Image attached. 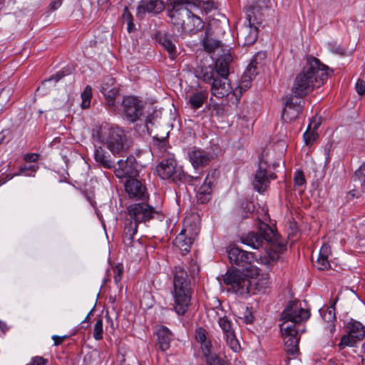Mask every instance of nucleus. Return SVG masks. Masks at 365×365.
<instances>
[{
    "mask_svg": "<svg viewBox=\"0 0 365 365\" xmlns=\"http://www.w3.org/2000/svg\"><path fill=\"white\" fill-rule=\"evenodd\" d=\"M310 317L309 309L301 307L298 302L290 301L282 313L280 330L284 338V350L290 355L299 351L300 333L305 331L302 323Z\"/></svg>",
    "mask_w": 365,
    "mask_h": 365,
    "instance_id": "nucleus-1",
    "label": "nucleus"
},
{
    "mask_svg": "<svg viewBox=\"0 0 365 365\" xmlns=\"http://www.w3.org/2000/svg\"><path fill=\"white\" fill-rule=\"evenodd\" d=\"M232 59L229 50L227 53L219 56L213 66H200L195 70L196 77L210 84L211 94L217 98L228 96L232 91L228 76Z\"/></svg>",
    "mask_w": 365,
    "mask_h": 365,
    "instance_id": "nucleus-2",
    "label": "nucleus"
},
{
    "mask_svg": "<svg viewBox=\"0 0 365 365\" xmlns=\"http://www.w3.org/2000/svg\"><path fill=\"white\" fill-rule=\"evenodd\" d=\"M257 232H251L241 237V242L254 249H259L265 244H269L271 247H265V255L259 256V260L262 264L269 265L277 261L279 255L287 250V245L280 240L275 231L267 224L259 220L257 225Z\"/></svg>",
    "mask_w": 365,
    "mask_h": 365,
    "instance_id": "nucleus-3",
    "label": "nucleus"
},
{
    "mask_svg": "<svg viewBox=\"0 0 365 365\" xmlns=\"http://www.w3.org/2000/svg\"><path fill=\"white\" fill-rule=\"evenodd\" d=\"M329 76V68L312 56H307L306 63L296 76L292 87L295 97L303 98L315 87H320Z\"/></svg>",
    "mask_w": 365,
    "mask_h": 365,
    "instance_id": "nucleus-4",
    "label": "nucleus"
},
{
    "mask_svg": "<svg viewBox=\"0 0 365 365\" xmlns=\"http://www.w3.org/2000/svg\"><path fill=\"white\" fill-rule=\"evenodd\" d=\"M91 136L95 140L104 144L115 157L127 154L131 146L130 141L122 128L107 123L94 125Z\"/></svg>",
    "mask_w": 365,
    "mask_h": 365,
    "instance_id": "nucleus-5",
    "label": "nucleus"
},
{
    "mask_svg": "<svg viewBox=\"0 0 365 365\" xmlns=\"http://www.w3.org/2000/svg\"><path fill=\"white\" fill-rule=\"evenodd\" d=\"M128 213L130 217L124 222L123 241L125 247H132L135 243L134 236L138 232V224L150 221L158 212L148 204L140 202L129 205Z\"/></svg>",
    "mask_w": 365,
    "mask_h": 365,
    "instance_id": "nucleus-6",
    "label": "nucleus"
},
{
    "mask_svg": "<svg viewBox=\"0 0 365 365\" xmlns=\"http://www.w3.org/2000/svg\"><path fill=\"white\" fill-rule=\"evenodd\" d=\"M174 309L178 315H185L190 305L192 289L185 268L180 265L173 269Z\"/></svg>",
    "mask_w": 365,
    "mask_h": 365,
    "instance_id": "nucleus-7",
    "label": "nucleus"
},
{
    "mask_svg": "<svg viewBox=\"0 0 365 365\" xmlns=\"http://www.w3.org/2000/svg\"><path fill=\"white\" fill-rule=\"evenodd\" d=\"M156 171L160 178L172 179L174 182H194L199 179V177H193L185 173L180 167L177 166L174 155L169 153L162 155L161 160L156 166Z\"/></svg>",
    "mask_w": 365,
    "mask_h": 365,
    "instance_id": "nucleus-8",
    "label": "nucleus"
},
{
    "mask_svg": "<svg viewBox=\"0 0 365 365\" xmlns=\"http://www.w3.org/2000/svg\"><path fill=\"white\" fill-rule=\"evenodd\" d=\"M229 262L232 265L242 267L250 277L258 276L259 269L252 264L257 261V256L252 252L245 251L237 247H232L227 252Z\"/></svg>",
    "mask_w": 365,
    "mask_h": 365,
    "instance_id": "nucleus-9",
    "label": "nucleus"
},
{
    "mask_svg": "<svg viewBox=\"0 0 365 365\" xmlns=\"http://www.w3.org/2000/svg\"><path fill=\"white\" fill-rule=\"evenodd\" d=\"M222 277L224 283L236 294L243 296L250 294L252 287L248 272L245 273L237 269H228Z\"/></svg>",
    "mask_w": 365,
    "mask_h": 365,
    "instance_id": "nucleus-10",
    "label": "nucleus"
},
{
    "mask_svg": "<svg viewBox=\"0 0 365 365\" xmlns=\"http://www.w3.org/2000/svg\"><path fill=\"white\" fill-rule=\"evenodd\" d=\"M267 163L263 159L260 160L252 182L254 188L260 193L267 190L269 186L270 180L277 178V175L274 173H269L267 170Z\"/></svg>",
    "mask_w": 365,
    "mask_h": 365,
    "instance_id": "nucleus-11",
    "label": "nucleus"
},
{
    "mask_svg": "<svg viewBox=\"0 0 365 365\" xmlns=\"http://www.w3.org/2000/svg\"><path fill=\"white\" fill-rule=\"evenodd\" d=\"M302 98L293 96H287L284 100V108L282 112V118L285 122H292L297 119L302 112L304 101Z\"/></svg>",
    "mask_w": 365,
    "mask_h": 365,
    "instance_id": "nucleus-12",
    "label": "nucleus"
},
{
    "mask_svg": "<svg viewBox=\"0 0 365 365\" xmlns=\"http://www.w3.org/2000/svg\"><path fill=\"white\" fill-rule=\"evenodd\" d=\"M122 108L127 119L135 122L143 114V103L136 97L125 96L122 101Z\"/></svg>",
    "mask_w": 365,
    "mask_h": 365,
    "instance_id": "nucleus-13",
    "label": "nucleus"
},
{
    "mask_svg": "<svg viewBox=\"0 0 365 365\" xmlns=\"http://www.w3.org/2000/svg\"><path fill=\"white\" fill-rule=\"evenodd\" d=\"M185 2H180L179 0L173 1L170 3L171 9L168 10V16L171 19L173 24L182 29L187 16L190 14L189 6Z\"/></svg>",
    "mask_w": 365,
    "mask_h": 365,
    "instance_id": "nucleus-14",
    "label": "nucleus"
},
{
    "mask_svg": "<svg viewBox=\"0 0 365 365\" xmlns=\"http://www.w3.org/2000/svg\"><path fill=\"white\" fill-rule=\"evenodd\" d=\"M219 176L220 171L217 169H212L207 173L203 184L199 187L197 193L199 202L205 203L209 201L212 188L217 183Z\"/></svg>",
    "mask_w": 365,
    "mask_h": 365,
    "instance_id": "nucleus-15",
    "label": "nucleus"
},
{
    "mask_svg": "<svg viewBox=\"0 0 365 365\" xmlns=\"http://www.w3.org/2000/svg\"><path fill=\"white\" fill-rule=\"evenodd\" d=\"M218 324L223 331L227 345L234 352H237L240 349V345L232 327L231 322L227 317H224L218 319Z\"/></svg>",
    "mask_w": 365,
    "mask_h": 365,
    "instance_id": "nucleus-16",
    "label": "nucleus"
},
{
    "mask_svg": "<svg viewBox=\"0 0 365 365\" xmlns=\"http://www.w3.org/2000/svg\"><path fill=\"white\" fill-rule=\"evenodd\" d=\"M125 190L130 198L144 200L148 197L145 186L135 178H129L125 183Z\"/></svg>",
    "mask_w": 365,
    "mask_h": 365,
    "instance_id": "nucleus-17",
    "label": "nucleus"
},
{
    "mask_svg": "<svg viewBox=\"0 0 365 365\" xmlns=\"http://www.w3.org/2000/svg\"><path fill=\"white\" fill-rule=\"evenodd\" d=\"M248 24L242 26L237 34L239 43L243 46L252 45L258 36V29L254 24H252L250 16H248Z\"/></svg>",
    "mask_w": 365,
    "mask_h": 365,
    "instance_id": "nucleus-18",
    "label": "nucleus"
},
{
    "mask_svg": "<svg viewBox=\"0 0 365 365\" xmlns=\"http://www.w3.org/2000/svg\"><path fill=\"white\" fill-rule=\"evenodd\" d=\"M135 161V158L132 156L128 157L125 160H118V168H113L115 176L118 178H132L135 176L137 173Z\"/></svg>",
    "mask_w": 365,
    "mask_h": 365,
    "instance_id": "nucleus-19",
    "label": "nucleus"
},
{
    "mask_svg": "<svg viewBox=\"0 0 365 365\" xmlns=\"http://www.w3.org/2000/svg\"><path fill=\"white\" fill-rule=\"evenodd\" d=\"M101 91L103 94L108 106L113 108L115 97L118 94V88L115 85V78L109 76L104 78Z\"/></svg>",
    "mask_w": 365,
    "mask_h": 365,
    "instance_id": "nucleus-20",
    "label": "nucleus"
},
{
    "mask_svg": "<svg viewBox=\"0 0 365 365\" xmlns=\"http://www.w3.org/2000/svg\"><path fill=\"white\" fill-rule=\"evenodd\" d=\"M202 46L204 50L207 53H214L216 51L221 50L224 52L222 53L224 54L227 53L229 50L230 51V48H228L227 50L224 48L222 43L212 36L210 27L206 29L205 36L202 40Z\"/></svg>",
    "mask_w": 365,
    "mask_h": 365,
    "instance_id": "nucleus-21",
    "label": "nucleus"
},
{
    "mask_svg": "<svg viewBox=\"0 0 365 365\" xmlns=\"http://www.w3.org/2000/svg\"><path fill=\"white\" fill-rule=\"evenodd\" d=\"M94 159L98 164L104 168H115V160L111 158L110 154L102 146L96 148Z\"/></svg>",
    "mask_w": 365,
    "mask_h": 365,
    "instance_id": "nucleus-22",
    "label": "nucleus"
},
{
    "mask_svg": "<svg viewBox=\"0 0 365 365\" xmlns=\"http://www.w3.org/2000/svg\"><path fill=\"white\" fill-rule=\"evenodd\" d=\"M155 334L157 336V344L160 350L165 351L170 348V341L172 340V333L165 326H159L156 327Z\"/></svg>",
    "mask_w": 365,
    "mask_h": 365,
    "instance_id": "nucleus-23",
    "label": "nucleus"
},
{
    "mask_svg": "<svg viewBox=\"0 0 365 365\" xmlns=\"http://www.w3.org/2000/svg\"><path fill=\"white\" fill-rule=\"evenodd\" d=\"M190 163L195 168L205 166L209 163L212 157L203 150L193 149L188 153Z\"/></svg>",
    "mask_w": 365,
    "mask_h": 365,
    "instance_id": "nucleus-24",
    "label": "nucleus"
},
{
    "mask_svg": "<svg viewBox=\"0 0 365 365\" xmlns=\"http://www.w3.org/2000/svg\"><path fill=\"white\" fill-rule=\"evenodd\" d=\"M204 27V22L202 20L191 14L190 11L189 16H187L186 21L181 29V31L188 34H196L197 31L202 29Z\"/></svg>",
    "mask_w": 365,
    "mask_h": 365,
    "instance_id": "nucleus-25",
    "label": "nucleus"
},
{
    "mask_svg": "<svg viewBox=\"0 0 365 365\" xmlns=\"http://www.w3.org/2000/svg\"><path fill=\"white\" fill-rule=\"evenodd\" d=\"M194 241L192 236L187 235V230L183 229L174 240L173 244L182 254L190 251V247Z\"/></svg>",
    "mask_w": 365,
    "mask_h": 365,
    "instance_id": "nucleus-26",
    "label": "nucleus"
},
{
    "mask_svg": "<svg viewBox=\"0 0 365 365\" xmlns=\"http://www.w3.org/2000/svg\"><path fill=\"white\" fill-rule=\"evenodd\" d=\"M164 3L160 0H150L145 1L138 6V15L148 12L152 14H158L164 9Z\"/></svg>",
    "mask_w": 365,
    "mask_h": 365,
    "instance_id": "nucleus-27",
    "label": "nucleus"
},
{
    "mask_svg": "<svg viewBox=\"0 0 365 365\" xmlns=\"http://www.w3.org/2000/svg\"><path fill=\"white\" fill-rule=\"evenodd\" d=\"M208 97V92L205 90L194 91L187 96V103L193 110L202 106Z\"/></svg>",
    "mask_w": 365,
    "mask_h": 365,
    "instance_id": "nucleus-28",
    "label": "nucleus"
},
{
    "mask_svg": "<svg viewBox=\"0 0 365 365\" xmlns=\"http://www.w3.org/2000/svg\"><path fill=\"white\" fill-rule=\"evenodd\" d=\"M255 276L250 277L252 281V291L250 294H256L257 292H260L264 291L266 288H267L270 284V279L268 275H262L258 278H255Z\"/></svg>",
    "mask_w": 365,
    "mask_h": 365,
    "instance_id": "nucleus-29",
    "label": "nucleus"
},
{
    "mask_svg": "<svg viewBox=\"0 0 365 365\" xmlns=\"http://www.w3.org/2000/svg\"><path fill=\"white\" fill-rule=\"evenodd\" d=\"M261 56H264V54L259 53L257 55V56L254 59H252L250 64L247 66V69L242 76V79L245 83H249L253 78H255L257 75L259 68L257 66L258 63L257 62V58ZM247 84L248 83H247L245 86H247Z\"/></svg>",
    "mask_w": 365,
    "mask_h": 365,
    "instance_id": "nucleus-30",
    "label": "nucleus"
},
{
    "mask_svg": "<svg viewBox=\"0 0 365 365\" xmlns=\"http://www.w3.org/2000/svg\"><path fill=\"white\" fill-rule=\"evenodd\" d=\"M158 40L162 46L168 52L170 58L175 59L176 57V48L170 37L165 34H159Z\"/></svg>",
    "mask_w": 365,
    "mask_h": 365,
    "instance_id": "nucleus-31",
    "label": "nucleus"
},
{
    "mask_svg": "<svg viewBox=\"0 0 365 365\" xmlns=\"http://www.w3.org/2000/svg\"><path fill=\"white\" fill-rule=\"evenodd\" d=\"M354 187H361V192H365V165H361L356 170L352 177Z\"/></svg>",
    "mask_w": 365,
    "mask_h": 365,
    "instance_id": "nucleus-32",
    "label": "nucleus"
},
{
    "mask_svg": "<svg viewBox=\"0 0 365 365\" xmlns=\"http://www.w3.org/2000/svg\"><path fill=\"white\" fill-rule=\"evenodd\" d=\"M348 333L355 335L360 340H363L365 337V328L359 322H351L347 324Z\"/></svg>",
    "mask_w": 365,
    "mask_h": 365,
    "instance_id": "nucleus-33",
    "label": "nucleus"
},
{
    "mask_svg": "<svg viewBox=\"0 0 365 365\" xmlns=\"http://www.w3.org/2000/svg\"><path fill=\"white\" fill-rule=\"evenodd\" d=\"M360 341L361 340L359 337L347 333V334H345L341 337V341L338 344V347L340 350L344 349L346 346L354 347L356 346L357 343Z\"/></svg>",
    "mask_w": 365,
    "mask_h": 365,
    "instance_id": "nucleus-34",
    "label": "nucleus"
},
{
    "mask_svg": "<svg viewBox=\"0 0 365 365\" xmlns=\"http://www.w3.org/2000/svg\"><path fill=\"white\" fill-rule=\"evenodd\" d=\"M312 123H309L307 130L303 135L304 143L307 145L311 146L316 141L318 138V133L317 131L311 130Z\"/></svg>",
    "mask_w": 365,
    "mask_h": 365,
    "instance_id": "nucleus-35",
    "label": "nucleus"
},
{
    "mask_svg": "<svg viewBox=\"0 0 365 365\" xmlns=\"http://www.w3.org/2000/svg\"><path fill=\"white\" fill-rule=\"evenodd\" d=\"M81 108L83 109L88 108L91 106V100L92 98V88L90 86H87L81 93Z\"/></svg>",
    "mask_w": 365,
    "mask_h": 365,
    "instance_id": "nucleus-36",
    "label": "nucleus"
},
{
    "mask_svg": "<svg viewBox=\"0 0 365 365\" xmlns=\"http://www.w3.org/2000/svg\"><path fill=\"white\" fill-rule=\"evenodd\" d=\"M103 319L98 317L96 322L93 329V338L96 340H101L103 337Z\"/></svg>",
    "mask_w": 365,
    "mask_h": 365,
    "instance_id": "nucleus-37",
    "label": "nucleus"
},
{
    "mask_svg": "<svg viewBox=\"0 0 365 365\" xmlns=\"http://www.w3.org/2000/svg\"><path fill=\"white\" fill-rule=\"evenodd\" d=\"M200 344L201 351L204 357L205 358V361L207 360V359H209L210 356H214L217 355L215 353H212L211 351L212 346L210 341L207 340L203 342H201Z\"/></svg>",
    "mask_w": 365,
    "mask_h": 365,
    "instance_id": "nucleus-38",
    "label": "nucleus"
},
{
    "mask_svg": "<svg viewBox=\"0 0 365 365\" xmlns=\"http://www.w3.org/2000/svg\"><path fill=\"white\" fill-rule=\"evenodd\" d=\"M32 170L33 171H35L36 170L35 166L34 165H31V166H30L29 168H26V167L21 168V169L19 170V173H17V174H15V175H21V174L27 175L26 173V172L27 170ZM14 176V175L6 174L5 175V177H1V178H0V185L4 184L8 180H11Z\"/></svg>",
    "mask_w": 365,
    "mask_h": 365,
    "instance_id": "nucleus-39",
    "label": "nucleus"
},
{
    "mask_svg": "<svg viewBox=\"0 0 365 365\" xmlns=\"http://www.w3.org/2000/svg\"><path fill=\"white\" fill-rule=\"evenodd\" d=\"M113 279L116 285H118L121 280L122 274L123 272V268L122 265L118 264L113 268Z\"/></svg>",
    "mask_w": 365,
    "mask_h": 365,
    "instance_id": "nucleus-40",
    "label": "nucleus"
},
{
    "mask_svg": "<svg viewBox=\"0 0 365 365\" xmlns=\"http://www.w3.org/2000/svg\"><path fill=\"white\" fill-rule=\"evenodd\" d=\"M206 363L207 365H227V361L217 355L210 356V358L206 360Z\"/></svg>",
    "mask_w": 365,
    "mask_h": 365,
    "instance_id": "nucleus-41",
    "label": "nucleus"
},
{
    "mask_svg": "<svg viewBox=\"0 0 365 365\" xmlns=\"http://www.w3.org/2000/svg\"><path fill=\"white\" fill-rule=\"evenodd\" d=\"M316 263L317 268L320 270H326L330 267L328 258L326 257H318Z\"/></svg>",
    "mask_w": 365,
    "mask_h": 365,
    "instance_id": "nucleus-42",
    "label": "nucleus"
},
{
    "mask_svg": "<svg viewBox=\"0 0 365 365\" xmlns=\"http://www.w3.org/2000/svg\"><path fill=\"white\" fill-rule=\"evenodd\" d=\"M294 184L297 186H301L305 183V178L302 171L297 170L294 176Z\"/></svg>",
    "mask_w": 365,
    "mask_h": 365,
    "instance_id": "nucleus-43",
    "label": "nucleus"
},
{
    "mask_svg": "<svg viewBox=\"0 0 365 365\" xmlns=\"http://www.w3.org/2000/svg\"><path fill=\"white\" fill-rule=\"evenodd\" d=\"M207 331L204 328H198L196 330V340L200 343L207 341Z\"/></svg>",
    "mask_w": 365,
    "mask_h": 365,
    "instance_id": "nucleus-44",
    "label": "nucleus"
},
{
    "mask_svg": "<svg viewBox=\"0 0 365 365\" xmlns=\"http://www.w3.org/2000/svg\"><path fill=\"white\" fill-rule=\"evenodd\" d=\"M48 360L42 356H36L31 358V361L26 365H46Z\"/></svg>",
    "mask_w": 365,
    "mask_h": 365,
    "instance_id": "nucleus-45",
    "label": "nucleus"
},
{
    "mask_svg": "<svg viewBox=\"0 0 365 365\" xmlns=\"http://www.w3.org/2000/svg\"><path fill=\"white\" fill-rule=\"evenodd\" d=\"M68 73L65 72L64 71H60L57 72L56 74L51 76L49 78L45 80L43 83L51 81L52 80L55 81V82H57L60 81L62 78H63L65 76H66Z\"/></svg>",
    "mask_w": 365,
    "mask_h": 365,
    "instance_id": "nucleus-46",
    "label": "nucleus"
},
{
    "mask_svg": "<svg viewBox=\"0 0 365 365\" xmlns=\"http://www.w3.org/2000/svg\"><path fill=\"white\" fill-rule=\"evenodd\" d=\"M331 254V247L327 244H324L319 251V257L328 258Z\"/></svg>",
    "mask_w": 365,
    "mask_h": 365,
    "instance_id": "nucleus-47",
    "label": "nucleus"
},
{
    "mask_svg": "<svg viewBox=\"0 0 365 365\" xmlns=\"http://www.w3.org/2000/svg\"><path fill=\"white\" fill-rule=\"evenodd\" d=\"M356 91L357 93L360 96H362L365 93V81L361 79H359L356 83Z\"/></svg>",
    "mask_w": 365,
    "mask_h": 365,
    "instance_id": "nucleus-48",
    "label": "nucleus"
},
{
    "mask_svg": "<svg viewBox=\"0 0 365 365\" xmlns=\"http://www.w3.org/2000/svg\"><path fill=\"white\" fill-rule=\"evenodd\" d=\"M361 187H355L350 190L347 195L349 200H353L355 197H358L361 195Z\"/></svg>",
    "mask_w": 365,
    "mask_h": 365,
    "instance_id": "nucleus-49",
    "label": "nucleus"
},
{
    "mask_svg": "<svg viewBox=\"0 0 365 365\" xmlns=\"http://www.w3.org/2000/svg\"><path fill=\"white\" fill-rule=\"evenodd\" d=\"M213 112L217 116H222L224 114V108L222 105L215 103L212 106Z\"/></svg>",
    "mask_w": 365,
    "mask_h": 365,
    "instance_id": "nucleus-50",
    "label": "nucleus"
},
{
    "mask_svg": "<svg viewBox=\"0 0 365 365\" xmlns=\"http://www.w3.org/2000/svg\"><path fill=\"white\" fill-rule=\"evenodd\" d=\"M39 155L37 153H28L24 155V160L27 162L34 163L38 160Z\"/></svg>",
    "mask_w": 365,
    "mask_h": 365,
    "instance_id": "nucleus-51",
    "label": "nucleus"
},
{
    "mask_svg": "<svg viewBox=\"0 0 365 365\" xmlns=\"http://www.w3.org/2000/svg\"><path fill=\"white\" fill-rule=\"evenodd\" d=\"M62 4V0H53L51 2L49 5V11H54L57 9H58Z\"/></svg>",
    "mask_w": 365,
    "mask_h": 365,
    "instance_id": "nucleus-52",
    "label": "nucleus"
},
{
    "mask_svg": "<svg viewBox=\"0 0 365 365\" xmlns=\"http://www.w3.org/2000/svg\"><path fill=\"white\" fill-rule=\"evenodd\" d=\"M122 18L124 21H127L129 20H133V17L131 13L130 12V11L128 10V6L124 7L123 12L122 14Z\"/></svg>",
    "mask_w": 365,
    "mask_h": 365,
    "instance_id": "nucleus-53",
    "label": "nucleus"
},
{
    "mask_svg": "<svg viewBox=\"0 0 365 365\" xmlns=\"http://www.w3.org/2000/svg\"><path fill=\"white\" fill-rule=\"evenodd\" d=\"M11 95V90L9 88H3L0 93V99L5 96V97H10Z\"/></svg>",
    "mask_w": 365,
    "mask_h": 365,
    "instance_id": "nucleus-54",
    "label": "nucleus"
},
{
    "mask_svg": "<svg viewBox=\"0 0 365 365\" xmlns=\"http://www.w3.org/2000/svg\"><path fill=\"white\" fill-rule=\"evenodd\" d=\"M127 24H128V27H127V30L129 33L133 31L135 28V24L133 23V20H129V21H127Z\"/></svg>",
    "mask_w": 365,
    "mask_h": 365,
    "instance_id": "nucleus-55",
    "label": "nucleus"
},
{
    "mask_svg": "<svg viewBox=\"0 0 365 365\" xmlns=\"http://www.w3.org/2000/svg\"><path fill=\"white\" fill-rule=\"evenodd\" d=\"M52 339L53 340L55 346H58V345L62 344V341H61V339L59 336L53 335L52 336Z\"/></svg>",
    "mask_w": 365,
    "mask_h": 365,
    "instance_id": "nucleus-56",
    "label": "nucleus"
},
{
    "mask_svg": "<svg viewBox=\"0 0 365 365\" xmlns=\"http://www.w3.org/2000/svg\"><path fill=\"white\" fill-rule=\"evenodd\" d=\"M310 123H312L311 130L317 131V130L319 127L320 123L319 122H317L314 119L311 120Z\"/></svg>",
    "mask_w": 365,
    "mask_h": 365,
    "instance_id": "nucleus-57",
    "label": "nucleus"
},
{
    "mask_svg": "<svg viewBox=\"0 0 365 365\" xmlns=\"http://www.w3.org/2000/svg\"><path fill=\"white\" fill-rule=\"evenodd\" d=\"M97 3L101 7L107 6L110 4V0H97Z\"/></svg>",
    "mask_w": 365,
    "mask_h": 365,
    "instance_id": "nucleus-58",
    "label": "nucleus"
},
{
    "mask_svg": "<svg viewBox=\"0 0 365 365\" xmlns=\"http://www.w3.org/2000/svg\"><path fill=\"white\" fill-rule=\"evenodd\" d=\"M150 125H153L152 120L149 118H146L145 121V127L146 128V130L148 133H150Z\"/></svg>",
    "mask_w": 365,
    "mask_h": 365,
    "instance_id": "nucleus-59",
    "label": "nucleus"
},
{
    "mask_svg": "<svg viewBox=\"0 0 365 365\" xmlns=\"http://www.w3.org/2000/svg\"><path fill=\"white\" fill-rule=\"evenodd\" d=\"M91 314H92V310L90 311V312L88 314V315L86 316L85 319L83 321V322H88V321L90 319V317H91Z\"/></svg>",
    "mask_w": 365,
    "mask_h": 365,
    "instance_id": "nucleus-60",
    "label": "nucleus"
},
{
    "mask_svg": "<svg viewBox=\"0 0 365 365\" xmlns=\"http://www.w3.org/2000/svg\"><path fill=\"white\" fill-rule=\"evenodd\" d=\"M239 89H240V90H239V93H241V89H242L241 86H239ZM237 91H238V88H236L233 91V95H234V96H237Z\"/></svg>",
    "mask_w": 365,
    "mask_h": 365,
    "instance_id": "nucleus-61",
    "label": "nucleus"
},
{
    "mask_svg": "<svg viewBox=\"0 0 365 365\" xmlns=\"http://www.w3.org/2000/svg\"><path fill=\"white\" fill-rule=\"evenodd\" d=\"M6 327V324L0 321V328L3 330Z\"/></svg>",
    "mask_w": 365,
    "mask_h": 365,
    "instance_id": "nucleus-62",
    "label": "nucleus"
},
{
    "mask_svg": "<svg viewBox=\"0 0 365 365\" xmlns=\"http://www.w3.org/2000/svg\"><path fill=\"white\" fill-rule=\"evenodd\" d=\"M60 338L63 342L65 339H66L68 338V336H66V335L62 336H60Z\"/></svg>",
    "mask_w": 365,
    "mask_h": 365,
    "instance_id": "nucleus-63",
    "label": "nucleus"
},
{
    "mask_svg": "<svg viewBox=\"0 0 365 365\" xmlns=\"http://www.w3.org/2000/svg\"><path fill=\"white\" fill-rule=\"evenodd\" d=\"M4 0H0V10L2 9Z\"/></svg>",
    "mask_w": 365,
    "mask_h": 365,
    "instance_id": "nucleus-64",
    "label": "nucleus"
}]
</instances>
